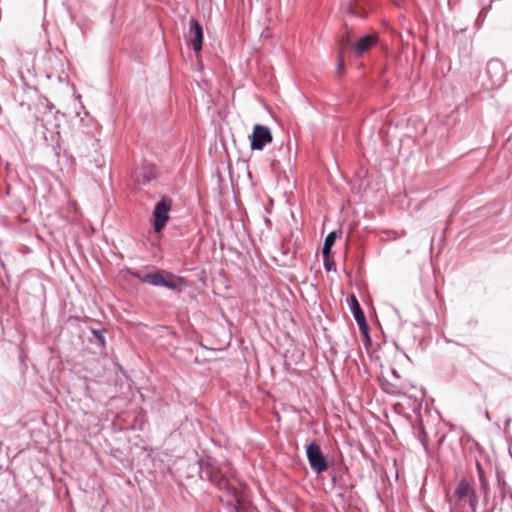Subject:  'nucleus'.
Wrapping results in <instances>:
<instances>
[{
	"instance_id": "obj_6",
	"label": "nucleus",
	"mask_w": 512,
	"mask_h": 512,
	"mask_svg": "<svg viewBox=\"0 0 512 512\" xmlns=\"http://www.w3.org/2000/svg\"><path fill=\"white\" fill-rule=\"evenodd\" d=\"M250 140L251 149L261 151L267 144L272 142L273 138L271 131L267 126L256 124L253 127Z\"/></svg>"
},
{
	"instance_id": "obj_11",
	"label": "nucleus",
	"mask_w": 512,
	"mask_h": 512,
	"mask_svg": "<svg viewBox=\"0 0 512 512\" xmlns=\"http://www.w3.org/2000/svg\"><path fill=\"white\" fill-rule=\"evenodd\" d=\"M156 177L155 167L151 164H144L135 171V181L143 185L150 183Z\"/></svg>"
},
{
	"instance_id": "obj_23",
	"label": "nucleus",
	"mask_w": 512,
	"mask_h": 512,
	"mask_svg": "<svg viewBox=\"0 0 512 512\" xmlns=\"http://www.w3.org/2000/svg\"><path fill=\"white\" fill-rule=\"evenodd\" d=\"M261 37H265V38L269 37L268 29H266L265 31H263V32L261 33Z\"/></svg>"
},
{
	"instance_id": "obj_1",
	"label": "nucleus",
	"mask_w": 512,
	"mask_h": 512,
	"mask_svg": "<svg viewBox=\"0 0 512 512\" xmlns=\"http://www.w3.org/2000/svg\"><path fill=\"white\" fill-rule=\"evenodd\" d=\"M199 475L202 480L211 482L219 490L227 491L232 499L226 504L233 512H245L247 503L241 499L236 484L242 483L236 478V472L229 461L220 464L214 461L200 462Z\"/></svg>"
},
{
	"instance_id": "obj_13",
	"label": "nucleus",
	"mask_w": 512,
	"mask_h": 512,
	"mask_svg": "<svg viewBox=\"0 0 512 512\" xmlns=\"http://www.w3.org/2000/svg\"><path fill=\"white\" fill-rule=\"evenodd\" d=\"M92 335L94 336V339H90V342L92 344L97 345L101 350H105L106 348V340H105V332L106 330L104 328L101 329H94L91 330Z\"/></svg>"
},
{
	"instance_id": "obj_21",
	"label": "nucleus",
	"mask_w": 512,
	"mask_h": 512,
	"mask_svg": "<svg viewBox=\"0 0 512 512\" xmlns=\"http://www.w3.org/2000/svg\"><path fill=\"white\" fill-rule=\"evenodd\" d=\"M343 64H344L343 54H342V52H340L339 53V60H338V68L341 69Z\"/></svg>"
},
{
	"instance_id": "obj_5",
	"label": "nucleus",
	"mask_w": 512,
	"mask_h": 512,
	"mask_svg": "<svg viewBox=\"0 0 512 512\" xmlns=\"http://www.w3.org/2000/svg\"><path fill=\"white\" fill-rule=\"evenodd\" d=\"M172 207V200L171 198L164 196L161 198V200L156 204L154 211H153V217H154V230L156 232H161L168 219H169V212Z\"/></svg>"
},
{
	"instance_id": "obj_8",
	"label": "nucleus",
	"mask_w": 512,
	"mask_h": 512,
	"mask_svg": "<svg viewBox=\"0 0 512 512\" xmlns=\"http://www.w3.org/2000/svg\"><path fill=\"white\" fill-rule=\"evenodd\" d=\"M189 36L193 51L200 52L203 44V28L195 18H191L189 21Z\"/></svg>"
},
{
	"instance_id": "obj_17",
	"label": "nucleus",
	"mask_w": 512,
	"mask_h": 512,
	"mask_svg": "<svg viewBox=\"0 0 512 512\" xmlns=\"http://www.w3.org/2000/svg\"><path fill=\"white\" fill-rule=\"evenodd\" d=\"M323 266L327 271L335 269L334 261L331 259L330 256H323Z\"/></svg>"
},
{
	"instance_id": "obj_19",
	"label": "nucleus",
	"mask_w": 512,
	"mask_h": 512,
	"mask_svg": "<svg viewBox=\"0 0 512 512\" xmlns=\"http://www.w3.org/2000/svg\"><path fill=\"white\" fill-rule=\"evenodd\" d=\"M419 440H420L422 446L424 447V449L428 452V436H427L426 432L424 431L423 427H421V435L419 437Z\"/></svg>"
},
{
	"instance_id": "obj_24",
	"label": "nucleus",
	"mask_w": 512,
	"mask_h": 512,
	"mask_svg": "<svg viewBox=\"0 0 512 512\" xmlns=\"http://www.w3.org/2000/svg\"><path fill=\"white\" fill-rule=\"evenodd\" d=\"M348 12H349L350 14H354V12H353V10H352L351 8H349Z\"/></svg>"
},
{
	"instance_id": "obj_22",
	"label": "nucleus",
	"mask_w": 512,
	"mask_h": 512,
	"mask_svg": "<svg viewBox=\"0 0 512 512\" xmlns=\"http://www.w3.org/2000/svg\"><path fill=\"white\" fill-rule=\"evenodd\" d=\"M36 120L37 121H41L42 122V126L46 127V123H45L44 118H40L38 115H36Z\"/></svg>"
},
{
	"instance_id": "obj_16",
	"label": "nucleus",
	"mask_w": 512,
	"mask_h": 512,
	"mask_svg": "<svg viewBox=\"0 0 512 512\" xmlns=\"http://www.w3.org/2000/svg\"><path fill=\"white\" fill-rule=\"evenodd\" d=\"M331 481L334 487H337L341 490L345 489V483L342 478H338L335 473H331Z\"/></svg>"
},
{
	"instance_id": "obj_7",
	"label": "nucleus",
	"mask_w": 512,
	"mask_h": 512,
	"mask_svg": "<svg viewBox=\"0 0 512 512\" xmlns=\"http://www.w3.org/2000/svg\"><path fill=\"white\" fill-rule=\"evenodd\" d=\"M486 74L491 81V86L498 87L505 82V68L500 60L492 59L486 66Z\"/></svg>"
},
{
	"instance_id": "obj_4",
	"label": "nucleus",
	"mask_w": 512,
	"mask_h": 512,
	"mask_svg": "<svg viewBox=\"0 0 512 512\" xmlns=\"http://www.w3.org/2000/svg\"><path fill=\"white\" fill-rule=\"evenodd\" d=\"M306 456L311 469L320 474L328 469V461L324 456L320 446L311 442L306 446Z\"/></svg>"
},
{
	"instance_id": "obj_12",
	"label": "nucleus",
	"mask_w": 512,
	"mask_h": 512,
	"mask_svg": "<svg viewBox=\"0 0 512 512\" xmlns=\"http://www.w3.org/2000/svg\"><path fill=\"white\" fill-rule=\"evenodd\" d=\"M340 236V233L331 231L325 238L322 247V256H331L332 247L336 239Z\"/></svg>"
},
{
	"instance_id": "obj_9",
	"label": "nucleus",
	"mask_w": 512,
	"mask_h": 512,
	"mask_svg": "<svg viewBox=\"0 0 512 512\" xmlns=\"http://www.w3.org/2000/svg\"><path fill=\"white\" fill-rule=\"evenodd\" d=\"M350 310L353 315L354 320L358 324L359 330L361 333L368 338L369 328L365 318V315L356 299L355 296L351 297Z\"/></svg>"
},
{
	"instance_id": "obj_14",
	"label": "nucleus",
	"mask_w": 512,
	"mask_h": 512,
	"mask_svg": "<svg viewBox=\"0 0 512 512\" xmlns=\"http://www.w3.org/2000/svg\"><path fill=\"white\" fill-rule=\"evenodd\" d=\"M497 481H498V486L500 489V496L494 497V499H493L494 507H496L498 505L500 500L502 501L506 497V482L504 481V479L501 477V475L499 473L497 474Z\"/></svg>"
},
{
	"instance_id": "obj_2",
	"label": "nucleus",
	"mask_w": 512,
	"mask_h": 512,
	"mask_svg": "<svg viewBox=\"0 0 512 512\" xmlns=\"http://www.w3.org/2000/svg\"><path fill=\"white\" fill-rule=\"evenodd\" d=\"M446 502L449 504V512H467L466 505L472 512H475L478 505V497L473 486L466 480L461 479L454 491V497L447 491Z\"/></svg>"
},
{
	"instance_id": "obj_3",
	"label": "nucleus",
	"mask_w": 512,
	"mask_h": 512,
	"mask_svg": "<svg viewBox=\"0 0 512 512\" xmlns=\"http://www.w3.org/2000/svg\"><path fill=\"white\" fill-rule=\"evenodd\" d=\"M132 275L142 283H147L156 287H165L173 291L180 292L181 278H176L171 272L156 271L154 273L142 274L139 271L133 272Z\"/></svg>"
},
{
	"instance_id": "obj_10",
	"label": "nucleus",
	"mask_w": 512,
	"mask_h": 512,
	"mask_svg": "<svg viewBox=\"0 0 512 512\" xmlns=\"http://www.w3.org/2000/svg\"><path fill=\"white\" fill-rule=\"evenodd\" d=\"M378 42V37L375 34H367L359 38V40L352 45V50L357 57L363 56Z\"/></svg>"
},
{
	"instance_id": "obj_18",
	"label": "nucleus",
	"mask_w": 512,
	"mask_h": 512,
	"mask_svg": "<svg viewBox=\"0 0 512 512\" xmlns=\"http://www.w3.org/2000/svg\"><path fill=\"white\" fill-rule=\"evenodd\" d=\"M37 107L38 110H40L41 108L48 109L49 113H52V109H54V106L51 103H49L48 100L45 98L39 101Z\"/></svg>"
},
{
	"instance_id": "obj_20",
	"label": "nucleus",
	"mask_w": 512,
	"mask_h": 512,
	"mask_svg": "<svg viewBox=\"0 0 512 512\" xmlns=\"http://www.w3.org/2000/svg\"><path fill=\"white\" fill-rule=\"evenodd\" d=\"M476 470H477V473H478V477L480 475H485V472H484V470H483V468H482V466H481L479 461H476Z\"/></svg>"
},
{
	"instance_id": "obj_15",
	"label": "nucleus",
	"mask_w": 512,
	"mask_h": 512,
	"mask_svg": "<svg viewBox=\"0 0 512 512\" xmlns=\"http://www.w3.org/2000/svg\"><path fill=\"white\" fill-rule=\"evenodd\" d=\"M480 487L484 494V498L487 497L489 492V483L485 475H480L479 477Z\"/></svg>"
}]
</instances>
